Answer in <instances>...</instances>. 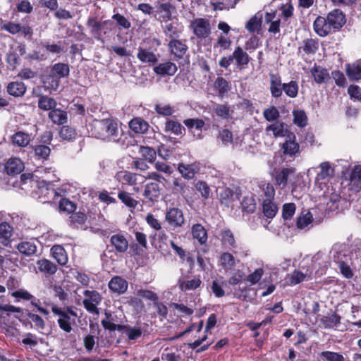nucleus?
I'll return each mask as SVG.
<instances>
[{"instance_id":"f257e3e1","label":"nucleus","mask_w":361,"mask_h":361,"mask_svg":"<svg viewBox=\"0 0 361 361\" xmlns=\"http://www.w3.org/2000/svg\"><path fill=\"white\" fill-rule=\"evenodd\" d=\"M89 131L92 137L103 141L116 142L118 140V121L112 117L94 119L90 124Z\"/></svg>"},{"instance_id":"f03ea898","label":"nucleus","mask_w":361,"mask_h":361,"mask_svg":"<svg viewBox=\"0 0 361 361\" xmlns=\"http://www.w3.org/2000/svg\"><path fill=\"white\" fill-rule=\"evenodd\" d=\"M52 312L59 317L57 323L59 328L66 333H70L76 325L77 312L70 307L62 309L56 305L51 307Z\"/></svg>"},{"instance_id":"7ed1b4c3","label":"nucleus","mask_w":361,"mask_h":361,"mask_svg":"<svg viewBox=\"0 0 361 361\" xmlns=\"http://www.w3.org/2000/svg\"><path fill=\"white\" fill-rule=\"evenodd\" d=\"M293 6L290 2L282 4L277 9L265 13V23H281L288 21L293 14Z\"/></svg>"},{"instance_id":"20e7f679","label":"nucleus","mask_w":361,"mask_h":361,"mask_svg":"<svg viewBox=\"0 0 361 361\" xmlns=\"http://www.w3.org/2000/svg\"><path fill=\"white\" fill-rule=\"evenodd\" d=\"M85 299L82 301L85 309L90 313L98 314L99 311L97 306L101 303L102 297L95 290H85L83 292Z\"/></svg>"},{"instance_id":"39448f33","label":"nucleus","mask_w":361,"mask_h":361,"mask_svg":"<svg viewBox=\"0 0 361 361\" xmlns=\"http://www.w3.org/2000/svg\"><path fill=\"white\" fill-rule=\"evenodd\" d=\"M281 149L284 155L295 156L300 151V145L296 141V136L293 132H289L286 136V140L281 145Z\"/></svg>"},{"instance_id":"423d86ee","label":"nucleus","mask_w":361,"mask_h":361,"mask_svg":"<svg viewBox=\"0 0 361 361\" xmlns=\"http://www.w3.org/2000/svg\"><path fill=\"white\" fill-rule=\"evenodd\" d=\"M319 167L321 170L316 176L315 183L321 187L322 185H326L334 177L335 171L329 161L321 163Z\"/></svg>"},{"instance_id":"0eeeda50","label":"nucleus","mask_w":361,"mask_h":361,"mask_svg":"<svg viewBox=\"0 0 361 361\" xmlns=\"http://www.w3.org/2000/svg\"><path fill=\"white\" fill-rule=\"evenodd\" d=\"M165 219L170 226L174 228L181 227L185 224L183 211L176 207H171L166 211Z\"/></svg>"},{"instance_id":"6e6552de","label":"nucleus","mask_w":361,"mask_h":361,"mask_svg":"<svg viewBox=\"0 0 361 361\" xmlns=\"http://www.w3.org/2000/svg\"><path fill=\"white\" fill-rule=\"evenodd\" d=\"M59 197L61 194L52 187H42L39 189V198L43 203L54 204Z\"/></svg>"},{"instance_id":"1a4fd4ad","label":"nucleus","mask_w":361,"mask_h":361,"mask_svg":"<svg viewBox=\"0 0 361 361\" xmlns=\"http://www.w3.org/2000/svg\"><path fill=\"white\" fill-rule=\"evenodd\" d=\"M110 245L117 253H124L127 251L129 244L126 238L121 233L114 234L110 238Z\"/></svg>"},{"instance_id":"9d476101","label":"nucleus","mask_w":361,"mask_h":361,"mask_svg":"<svg viewBox=\"0 0 361 361\" xmlns=\"http://www.w3.org/2000/svg\"><path fill=\"white\" fill-rule=\"evenodd\" d=\"M108 286L111 292L118 295H122L127 291L128 283L121 276H115L109 281Z\"/></svg>"},{"instance_id":"9b49d317","label":"nucleus","mask_w":361,"mask_h":361,"mask_svg":"<svg viewBox=\"0 0 361 361\" xmlns=\"http://www.w3.org/2000/svg\"><path fill=\"white\" fill-rule=\"evenodd\" d=\"M161 195V188L158 183H147L145 185L143 196L152 202H158Z\"/></svg>"},{"instance_id":"f8f14e48","label":"nucleus","mask_w":361,"mask_h":361,"mask_svg":"<svg viewBox=\"0 0 361 361\" xmlns=\"http://www.w3.org/2000/svg\"><path fill=\"white\" fill-rule=\"evenodd\" d=\"M231 55L233 59L235 61L237 68L239 70L245 69L250 61V57L247 53L240 47H235Z\"/></svg>"},{"instance_id":"ddd939ff","label":"nucleus","mask_w":361,"mask_h":361,"mask_svg":"<svg viewBox=\"0 0 361 361\" xmlns=\"http://www.w3.org/2000/svg\"><path fill=\"white\" fill-rule=\"evenodd\" d=\"M270 78V93L272 97L279 98L283 94V85L281 78L278 73H269Z\"/></svg>"},{"instance_id":"4468645a","label":"nucleus","mask_w":361,"mask_h":361,"mask_svg":"<svg viewBox=\"0 0 361 361\" xmlns=\"http://www.w3.org/2000/svg\"><path fill=\"white\" fill-rule=\"evenodd\" d=\"M32 140V134L23 130H18L11 136V143L14 146L24 148L28 146Z\"/></svg>"},{"instance_id":"2eb2a0df","label":"nucleus","mask_w":361,"mask_h":361,"mask_svg":"<svg viewBox=\"0 0 361 361\" xmlns=\"http://www.w3.org/2000/svg\"><path fill=\"white\" fill-rule=\"evenodd\" d=\"M156 50V49L152 50L149 47H140L137 57L142 63L154 64L158 61V57L154 53Z\"/></svg>"},{"instance_id":"dca6fc26","label":"nucleus","mask_w":361,"mask_h":361,"mask_svg":"<svg viewBox=\"0 0 361 361\" xmlns=\"http://www.w3.org/2000/svg\"><path fill=\"white\" fill-rule=\"evenodd\" d=\"M129 128L136 134L147 133L149 124L142 117H134L128 123Z\"/></svg>"},{"instance_id":"f3484780","label":"nucleus","mask_w":361,"mask_h":361,"mask_svg":"<svg viewBox=\"0 0 361 361\" xmlns=\"http://www.w3.org/2000/svg\"><path fill=\"white\" fill-rule=\"evenodd\" d=\"M310 73L314 78V80L317 84L326 83L330 79V75L328 70L316 63L311 68Z\"/></svg>"},{"instance_id":"a211bd4d","label":"nucleus","mask_w":361,"mask_h":361,"mask_svg":"<svg viewBox=\"0 0 361 361\" xmlns=\"http://www.w3.org/2000/svg\"><path fill=\"white\" fill-rule=\"evenodd\" d=\"M221 242L223 247L234 251L238 247L236 240L233 232L228 228L223 229L220 234Z\"/></svg>"},{"instance_id":"6ab92c4d","label":"nucleus","mask_w":361,"mask_h":361,"mask_svg":"<svg viewBox=\"0 0 361 361\" xmlns=\"http://www.w3.org/2000/svg\"><path fill=\"white\" fill-rule=\"evenodd\" d=\"M344 24H313L314 32L320 37H326L331 32L339 31Z\"/></svg>"},{"instance_id":"aec40b11","label":"nucleus","mask_w":361,"mask_h":361,"mask_svg":"<svg viewBox=\"0 0 361 361\" xmlns=\"http://www.w3.org/2000/svg\"><path fill=\"white\" fill-rule=\"evenodd\" d=\"M191 234L193 239L196 240L201 245L207 243L208 235L205 228L200 224H195L191 228Z\"/></svg>"},{"instance_id":"412c9836","label":"nucleus","mask_w":361,"mask_h":361,"mask_svg":"<svg viewBox=\"0 0 361 361\" xmlns=\"http://www.w3.org/2000/svg\"><path fill=\"white\" fill-rule=\"evenodd\" d=\"M5 169L8 175H17L24 170L25 166L20 158L11 157L6 162Z\"/></svg>"},{"instance_id":"4be33fe9","label":"nucleus","mask_w":361,"mask_h":361,"mask_svg":"<svg viewBox=\"0 0 361 361\" xmlns=\"http://www.w3.org/2000/svg\"><path fill=\"white\" fill-rule=\"evenodd\" d=\"M214 89L219 97L223 98L231 90V84L222 76H218L213 84Z\"/></svg>"},{"instance_id":"5701e85b","label":"nucleus","mask_w":361,"mask_h":361,"mask_svg":"<svg viewBox=\"0 0 361 361\" xmlns=\"http://www.w3.org/2000/svg\"><path fill=\"white\" fill-rule=\"evenodd\" d=\"M52 257L61 266H66L68 262V257L64 247L61 245H54L51 248Z\"/></svg>"},{"instance_id":"b1692460","label":"nucleus","mask_w":361,"mask_h":361,"mask_svg":"<svg viewBox=\"0 0 361 361\" xmlns=\"http://www.w3.org/2000/svg\"><path fill=\"white\" fill-rule=\"evenodd\" d=\"M118 198L121 202L128 207L131 212L140 204L139 201L133 197V195L126 190H119Z\"/></svg>"},{"instance_id":"393cba45","label":"nucleus","mask_w":361,"mask_h":361,"mask_svg":"<svg viewBox=\"0 0 361 361\" xmlns=\"http://www.w3.org/2000/svg\"><path fill=\"white\" fill-rule=\"evenodd\" d=\"M171 53L177 59H182L188 51V46L178 39H171L169 43Z\"/></svg>"},{"instance_id":"a878e982","label":"nucleus","mask_w":361,"mask_h":361,"mask_svg":"<svg viewBox=\"0 0 361 361\" xmlns=\"http://www.w3.org/2000/svg\"><path fill=\"white\" fill-rule=\"evenodd\" d=\"M345 73L351 81L361 80V61H357L352 63H346Z\"/></svg>"},{"instance_id":"bb28decb","label":"nucleus","mask_w":361,"mask_h":361,"mask_svg":"<svg viewBox=\"0 0 361 361\" xmlns=\"http://www.w3.org/2000/svg\"><path fill=\"white\" fill-rule=\"evenodd\" d=\"M286 123L283 121H276L265 128L266 133L271 131L274 137H286L290 130L285 129Z\"/></svg>"},{"instance_id":"cd10ccee","label":"nucleus","mask_w":361,"mask_h":361,"mask_svg":"<svg viewBox=\"0 0 361 361\" xmlns=\"http://www.w3.org/2000/svg\"><path fill=\"white\" fill-rule=\"evenodd\" d=\"M177 70L176 65L171 61L161 63L154 67V72L157 75H167L172 76L176 73Z\"/></svg>"},{"instance_id":"c85d7f7f","label":"nucleus","mask_w":361,"mask_h":361,"mask_svg":"<svg viewBox=\"0 0 361 361\" xmlns=\"http://www.w3.org/2000/svg\"><path fill=\"white\" fill-rule=\"evenodd\" d=\"M34 152V157L36 160L44 162L49 158L51 149L49 146L46 145H35L32 147Z\"/></svg>"},{"instance_id":"c756f323","label":"nucleus","mask_w":361,"mask_h":361,"mask_svg":"<svg viewBox=\"0 0 361 361\" xmlns=\"http://www.w3.org/2000/svg\"><path fill=\"white\" fill-rule=\"evenodd\" d=\"M27 87L23 82L13 81L8 84L6 90L8 94L20 97L25 94Z\"/></svg>"},{"instance_id":"7c9ffc66","label":"nucleus","mask_w":361,"mask_h":361,"mask_svg":"<svg viewBox=\"0 0 361 361\" xmlns=\"http://www.w3.org/2000/svg\"><path fill=\"white\" fill-rule=\"evenodd\" d=\"M202 282L200 276H195L190 280H180L178 281L179 288L184 292L189 290H194L200 288Z\"/></svg>"},{"instance_id":"2f4dec72","label":"nucleus","mask_w":361,"mask_h":361,"mask_svg":"<svg viewBox=\"0 0 361 361\" xmlns=\"http://www.w3.org/2000/svg\"><path fill=\"white\" fill-rule=\"evenodd\" d=\"M87 219V214L81 210L73 212L68 217V225L73 228H78L83 226Z\"/></svg>"},{"instance_id":"473e14b6","label":"nucleus","mask_w":361,"mask_h":361,"mask_svg":"<svg viewBox=\"0 0 361 361\" xmlns=\"http://www.w3.org/2000/svg\"><path fill=\"white\" fill-rule=\"evenodd\" d=\"M48 116L54 123L57 125H63L68 121L67 112L56 107L49 112Z\"/></svg>"},{"instance_id":"72a5a7b5","label":"nucleus","mask_w":361,"mask_h":361,"mask_svg":"<svg viewBox=\"0 0 361 361\" xmlns=\"http://www.w3.org/2000/svg\"><path fill=\"white\" fill-rule=\"evenodd\" d=\"M44 87L49 90H56L61 81L51 72L44 74L42 77Z\"/></svg>"},{"instance_id":"f704fd0d","label":"nucleus","mask_w":361,"mask_h":361,"mask_svg":"<svg viewBox=\"0 0 361 361\" xmlns=\"http://www.w3.org/2000/svg\"><path fill=\"white\" fill-rule=\"evenodd\" d=\"M51 72L61 81V78H67L70 73V67L68 63H56L50 68Z\"/></svg>"},{"instance_id":"c9c22d12","label":"nucleus","mask_w":361,"mask_h":361,"mask_svg":"<svg viewBox=\"0 0 361 361\" xmlns=\"http://www.w3.org/2000/svg\"><path fill=\"white\" fill-rule=\"evenodd\" d=\"M13 228L7 222L4 221L0 224V243L4 246H7L11 242Z\"/></svg>"},{"instance_id":"e433bc0d","label":"nucleus","mask_w":361,"mask_h":361,"mask_svg":"<svg viewBox=\"0 0 361 361\" xmlns=\"http://www.w3.org/2000/svg\"><path fill=\"white\" fill-rule=\"evenodd\" d=\"M319 49V43L317 39L312 38L304 39L302 45L298 48V53L303 51L306 54H314Z\"/></svg>"},{"instance_id":"4c0bfd02","label":"nucleus","mask_w":361,"mask_h":361,"mask_svg":"<svg viewBox=\"0 0 361 361\" xmlns=\"http://www.w3.org/2000/svg\"><path fill=\"white\" fill-rule=\"evenodd\" d=\"M262 213L267 219H273L278 212L279 207L274 201L262 200Z\"/></svg>"},{"instance_id":"58836bf2","label":"nucleus","mask_w":361,"mask_h":361,"mask_svg":"<svg viewBox=\"0 0 361 361\" xmlns=\"http://www.w3.org/2000/svg\"><path fill=\"white\" fill-rule=\"evenodd\" d=\"M37 264L40 272L49 275H54L58 269L55 264L47 259L38 260Z\"/></svg>"},{"instance_id":"ea45409f","label":"nucleus","mask_w":361,"mask_h":361,"mask_svg":"<svg viewBox=\"0 0 361 361\" xmlns=\"http://www.w3.org/2000/svg\"><path fill=\"white\" fill-rule=\"evenodd\" d=\"M164 130L166 133H171L178 136L183 135L185 132V128L177 121L169 119L165 123Z\"/></svg>"},{"instance_id":"a19ab883","label":"nucleus","mask_w":361,"mask_h":361,"mask_svg":"<svg viewBox=\"0 0 361 361\" xmlns=\"http://www.w3.org/2000/svg\"><path fill=\"white\" fill-rule=\"evenodd\" d=\"M18 252L27 257L34 255L37 252V246L33 242L22 241L16 246Z\"/></svg>"},{"instance_id":"79ce46f5","label":"nucleus","mask_w":361,"mask_h":361,"mask_svg":"<svg viewBox=\"0 0 361 361\" xmlns=\"http://www.w3.org/2000/svg\"><path fill=\"white\" fill-rule=\"evenodd\" d=\"M37 105L39 109L50 111L56 106L57 103L54 98L40 94L39 95Z\"/></svg>"},{"instance_id":"37998d69","label":"nucleus","mask_w":361,"mask_h":361,"mask_svg":"<svg viewBox=\"0 0 361 361\" xmlns=\"http://www.w3.org/2000/svg\"><path fill=\"white\" fill-rule=\"evenodd\" d=\"M295 172V169L293 167L281 169L279 171L276 172L275 177L276 184L285 186L287 184L289 175Z\"/></svg>"},{"instance_id":"c03bdc74","label":"nucleus","mask_w":361,"mask_h":361,"mask_svg":"<svg viewBox=\"0 0 361 361\" xmlns=\"http://www.w3.org/2000/svg\"><path fill=\"white\" fill-rule=\"evenodd\" d=\"M213 111L218 117L224 120L231 118L233 112L227 104H215Z\"/></svg>"},{"instance_id":"a18cd8bd","label":"nucleus","mask_w":361,"mask_h":361,"mask_svg":"<svg viewBox=\"0 0 361 361\" xmlns=\"http://www.w3.org/2000/svg\"><path fill=\"white\" fill-rule=\"evenodd\" d=\"M341 317L337 313L334 312L333 314L327 316H323L321 319V322L326 329H331L337 327L341 323Z\"/></svg>"},{"instance_id":"49530a36","label":"nucleus","mask_w":361,"mask_h":361,"mask_svg":"<svg viewBox=\"0 0 361 361\" xmlns=\"http://www.w3.org/2000/svg\"><path fill=\"white\" fill-rule=\"evenodd\" d=\"M142 158L147 161L150 164L155 162L157 158V152L153 147L149 146L140 145L138 150Z\"/></svg>"},{"instance_id":"de8ad7c7","label":"nucleus","mask_w":361,"mask_h":361,"mask_svg":"<svg viewBox=\"0 0 361 361\" xmlns=\"http://www.w3.org/2000/svg\"><path fill=\"white\" fill-rule=\"evenodd\" d=\"M59 209L61 212L71 214L77 209V204L66 197H59Z\"/></svg>"},{"instance_id":"09e8293b","label":"nucleus","mask_w":361,"mask_h":361,"mask_svg":"<svg viewBox=\"0 0 361 361\" xmlns=\"http://www.w3.org/2000/svg\"><path fill=\"white\" fill-rule=\"evenodd\" d=\"M293 123L300 128L305 127L308 123V118L303 109H294L293 111Z\"/></svg>"},{"instance_id":"8fccbe9b","label":"nucleus","mask_w":361,"mask_h":361,"mask_svg":"<svg viewBox=\"0 0 361 361\" xmlns=\"http://www.w3.org/2000/svg\"><path fill=\"white\" fill-rule=\"evenodd\" d=\"M78 135L76 130L69 126H63L59 130V136L63 140L73 141Z\"/></svg>"},{"instance_id":"3c124183","label":"nucleus","mask_w":361,"mask_h":361,"mask_svg":"<svg viewBox=\"0 0 361 361\" xmlns=\"http://www.w3.org/2000/svg\"><path fill=\"white\" fill-rule=\"evenodd\" d=\"M210 24H190L194 33L199 38H207L211 33Z\"/></svg>"},{"instance_id":"603ef678","label":"nucleus","mask_w":361,"mask_h":361,"mask_svg":"<svg viewBox=\"0 0 361 361\" xmlns=\"http://www.w3.org/2000/svg\"><path fill=\"white\" fill-rule=\"evenodd\" d=\"M282 89L286 96L290 98H295L298 94L299 85L297 81L290 80L288 82L283 83Z\"/></svg>"},{"instance_id":"864d4df0","label":"nucleus","mask_w":361,"mask_h":361,"mask_svg":"<svg viewBox=\"0 0 361 361\" xmlns=\"http://www.w3.org/2000/svg\"><path fill=\"white\" fill-rule=\"evenodd\" d=\"M345 16L343 11L336 8L328 14L326 23H345Z\"/></svg>"},{"instance_id":"5fc2aeb1","label":"nucleus","mask_w":361,"mask_h":361,"mask_svg":"<svg viewBox=\"0 0 361 361\" xmlns=\"http://www.w3.org/2000/svg\"><path fill=\"white\" fill-rule=\"evenodd\" d=\"M263 116L267 121L276 122L280 117V113L276 106H271L264 110Z\"/></svg>"},{"instance_id":"6e6d98bb","label":"nucleus","mask_w":361,"mask_h":361,"mask_svg":"<svg viewBox=\"0 0 361 361\" xmlns=\"http://www.w3.org/2000/svg\"><path fill=\"white\" fill-rule=\"evenodd\" d=\"M234 195L233 191L229 188H224L219 192V200L221 204L229 207Z\"/></svg>"},{"instance_id":"4d7b16f0","label":"nucleus","mask_w":361,"mask_h":361,"mask_svg":"<svg viewBox=\"0 0 361 361\" xmlns=\"http://www.w3.org/2000/svg\"><path fill=\"white\" fill-rule=\"evenodd\" d=\"M118 176L129 185H135L137 183L138 174L128 171H124L118 173Z\"/></svg>"},{"instance_id":"13d9d810","label":"nucleus","mask_w":361,"mask_h":361,"mask_svg":"<svg viewBox=\"0 0 361 361\" xmlns=\"http://www.w3.org/2000/svg\"><path fill=\"white\" fill-rule=\"evenodd\" d=\"M243 210L248 214L253 213L256 209V202L253 197L245 196L241 202Z\"/></svg>"},{"instance_id":"bf43d9fd","label":"nucleus","mask_w":361,"mask_h":361,"mask_svg":"<svg viewBox=\"0 0 361 361\" xmlns=\"http://www.w3.org/2000/svg\"><path fill=\"white\" fill-rule=\"evenodd\" d=\"M175 11V8L170 4H161L159 6L160 17L164 21L171 20L172 13Z\"/></svg>"},{"instance_id":"052dcab7","label":"nucleus","mask_w":361,"mask_h":361,"mask_svg":"<svg viewBox=\"0 0 361 361\" xmlns=\"http://www.w3.org/2000/svg\"><path fill=\"white\" fill-rule=\"evenodd\" d=\"M220 262L224 268L231 269L235 264L233 255L229 252H223L220 256Z\"/></svg>"},{"instance_id":"680f3d73","label":"nucleus","mask_w":361,"mask_h":361,"mask_svg":"<svg viewBox=\"0 0 361 361\" xmlns=\"http://www.w3.org/2000/svg\"><path fill=\"white\" fill-rule=\"evenodd\" d=\"M187 190L185 182L181 178H175L173 180V192L175 194L184 195Z\"/></svg>"},{"instance_id":"e2e57ef3","label":"nucleus","mask_w":361,"mask_h":361,"mask_svg":"<svg viewBox=\"0 0 361 361\" xmlns=\"http://www.w3.org/2000/svg\"><path fill=\"white\" fill-rule=\"evenodd\" d=\"M154 111L160 116H170L173 115L174 110L170 104H157Z\"/></svg>"},{"instance_id":"0e129e2a","label":"nucleus","mask_w":361,"mask_h":361,"mask_svg":"<svg viewBox=\"0 0 361 361\" xmlns=\"http://www.w3.org/2000/svg\"><path fill=\"white\" fill-rule=\"evenodd\" d=\"M145 331H143L140 327L129 326L128 331L126 332V336L129 341H135L140 338Z\"/></svg>"},{"instance_id":"69168bd1","label":"nucleus","mask_w":361,"mask_h":361,"mask_svg":"<svg viewBox=\"0 0 361 361\" xmlns=\"http://www.w3.org/2000/svg\"><path fill=\"white\" fill-rule=\"evenodd\" d=\"M264 274L263 268H258L254 272L250 274L245 279L246 281L249 282L251 285L257 283Z\"/></svg>"},{"instance_id":"338daca9","label":"nucleus","mask_w":361,"mask_h":361,"mask_svg":"<svg viewBox=\"0 0 361 361\" xmlns=\"http://www.w3.org/2000/svg\"><path fill=\"white\" fill-rule=\"evenodd\" d=\"M331 77L334 80L336 85L339 87H344L347 84L346 78L343 72L339 70H335L331 72Z\"/></svg>"},{"instance_id":"774afa93","label":"nucleus","mask_w":361,"mask_h":361,"mask_svg":"<svg viewBox=\"0 0 361 361\" xmlns=\"http://www.w3.org/2000/svg\"><path fill=\"white\" fill-rule=\"evenodd\" d=\"M178 171L182 176L188 180H190L195 176V171L190 165H185L181 163L178 164Z\"/></svg>"}]
</instances>
